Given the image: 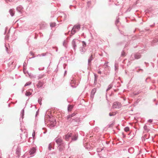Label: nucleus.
<instances>
[{"instance_id":"obj_1","label":"nucleus","mask_w":158,"mask_h":158,"mask_svg":"<svg viewBox=\"0 0 158 158\" xmlns=\"http://www.w3.org/2000/svg\"><path fill=\"white\" fill-rule=\"evenodd\" d=\"M81 26L80 24L74 25L71 30V34L72 35H74L76 32H78Z\"/></svg>"},{"instance_id":"obj_2","label":"nucleus","mask_w":158,"mask_h":158,"mask_svg":"<svg viewBox=\"0 0 158 158\" xmlns=\"http://www.w3.org/2000/svg\"><path fill=\"white\" fill-rule=\"evenodd\" d=\"M141 57V55L139 52H137L132 54L131 56L130 59L131 60H133L135 59H138Z\"/></svg>"},{"instance_id":"obj_3","label":"nucleus","mask_w":158,"mask_h":158,"mask_svg":"<svg viewBox=\"0 0 158 158\" xmlns=\"http://www.w3.org/2000/svg\"><path fill=\"white\" fill-rule=\"evenodd\" d=\"M121 106L122 105L120 103L116 102L113 103L112 107L114 109H119L121 107Z\"/></svg>"},{"instance_id":"obj_4","label":"nucleus","mask_w":158,"mask_h":158,"mask_svg":"<svg viewBox=\"0 0 158 158\" xmlns=\"http://www.w3.org/2000/svg\"><path fill=\"white\" fill-rule=\"evenodd\" d=\"M55 140L56 143H57L58 146L62 145V139L61 138H58V137H57L55 139Z\"/></svg>"},{"instance_id":"obj_5","label":"nucleus","mask_w":158,"mask_h":158,"mask_svg":"<svg viewBox=\"0 0 158 158\" xmlns=\"http://www.w3.org/2000/svg\"><path fill=\"white\" fill-rule=\"evenodd\" d=\"M71 81L70 83L71 86L73 88H76L78 84H77L75 80L73 79L71 80Z\"/></svg>"},{"instance_id":"obj_6","label":"nucleus","mask_w":158,"mask_h":158,"mask_svg":"<svg viewBox=\"0 0 158 158\" xmlns=\"http://www.w3.org/2000/svg\"><path fill=\"white\" fill-rule=\"evenodd\" d=\"M36 148L34 147H33L31 148L29 152L30 155H31V156H33L34 154L36 152Z\"/></svg>"},{"instance_id":"obj_7","label":"nucleus","mask_w":158,"mask_h":158,"mask_svg":"<svg viewBox=\"0 0 158 158\" xmlns=\"http://www.w3.org/2000/svg\"><path fill=\"white\" fill-rule=\"evenodd\" d=\"M78 42V41L75 40L73 39L72 42V45L73 49L75 51L76 48L77 47L76 44L77 42Z\"/></svg>"},{"instance_id":"obj_8","label":"nucleus","mask_w":158,"mask_h":158,"mask_svg":"<svg viewBox=\"0 0 158 158\" xmlns=\"http://www.w3.org/2000/svg\"><path fill=\"white\" fill-rule=\"evenodd\" d=\"M16 10L20 14H22L23 12V8L22 6L19 5L16 8Z\"/></svg>"},{"instance_id":"obj_9","label":"nucleus","mask_w":158,"mask_h":158,"mask_svg":"<svg viewBox=\"0 0 158 158\" xmlns=\"http://www.w3.org/2000/svg\"><path fill=\"white\" fill-rule=\"evenodd\" d=\"M72 136V133H68L65 135L64 139L66 141H68L70 138Z\"/></svg>"},{"instance_id":"obj_10","label":"nucleus","mask_w":158,"mask_h":158,"mask_svg":"<svg viewBox=\"0 0 158 158\" xmlns=\"http://www.w3.org/2000/svg\"><path fill=\"white\" fill-rule=\"evenodd\" d=\"M97 88H94L91 90V98H93L94 95L97 91Z\"/></svg>"},{"instance_id":"obj_11","label":"nucleus","mask_w":158,"mask_h":158,"mask_svg":"<svg viewBox=\"0 0 158 158\" xmlns=\"http://www.w3.org/2000/svg\"><path fill=\"white\" fill-rule=\"evenodd\" d=\"M94 58L93 56V55H91L89 57L88 60V65H91V61L93 60Z\"/></svg>"},{"instance_id":"obj_12","label":"nucleus","mask_w":158,"mask_h":158,"mask_svg":"<svg viewBox=\"0 0 158 158\" xmlns=\"http://www.w3.org/2000/svg\"><path fill=\"white\" fill-rule=\"evenodd\" d=\"M21 149L20 148H18L16 149V154L19 157L20 155Z\"/></svg>"},{"instance_id":"obj_13","label":"nucleus","mask_w":158,"mask_h":158,"mask_svg":"<svg viewBox=\"0 0 158 158\" xmlns=\"http://www.w3.org/2000/svg\"><path fill=\"white\" fill-rule=\"evenodd\" d=\"M9 12L10 15L12 17L14 16L15 14V10L13 9H10L9 10Z\"/></svg>"},{"instance_id":"obj_14","label":"nucleus","mask_w":158,"mask_h":158,"mask_svg":"<svg viewBox=\"0 0 158 158\" xmlns=\"http://www.w3.org/2000/svg\"><path fill=\"white\" fill-rule=\"evenodd\" d=\"M78 138L77 135L75 134L74 135L71 136L72 141H75Z\"/></svg>"},{"instance_id":"obj_15","label":"nucleus","mask_w":158,"mask_h":158,"mask_svg":"<svg viewBox=\"0 0 158 158\" xmlns=\"http://www.w3.org/2000/svg\"><path fill=\"white\" fill-rule=\"evenodd\" d=\"M80 48V51L81 54H84L86 51L84 47H81Z\"/></svg>"},{"instance_id":"obj_16","label":"nucleus","mask_w":158,"mask_h":158,"mask_svg":"<svg viewBox=\"0 0 158 158\" xmlns=\"http://www.w3.org/2000/svg\"><path fill=\"white\" fill-rule=\"evenodd\" d=\"M43 84L44 83L43 82L39 81L37 84V86L38 88L41 87L43 86Z\"/></svg>"},{"instance_id":"obj_17","label":"nucleus","mask_w":158,"mask_h":158,"mask_svg":"<svg viewBox=\"0 0 158 158\" xmlns=\"http://www.w3.org/2000/svg\"><path fill=\"white\" fill-rule=\"evenodd\" d=\"M75 122H76V125H77V124H79L80 122V118H74Z\"/></svg>"},{"instance_id":"obj_18","label":"nucleus","mask_w":158,"mask_h":158,"mask_svg":"<svg viewBox=\"0 0 158 158\" xmlns=\"http://www.w3.org/2000/svg\"><path fill=\"white\" fill-rule=\"evenodd\" d=\"M73 119L74 118H68L67 117V122L70 123L72 124H73V121H74Z\"/></svg>"},{"instance_id":"obj_19","label":"nucleus","mask_w":158,"mask_h":158,"mask_svg":"<svg viewBox=\"0 0 158 158\" xmlns=\"http://www.w3.org/2000/svg\"><path fill=\"white\" fill-rule=\"evenodd\" d=\"M73 106L71 105H68V111H70L72 110V109L73 108Z\"/></svg>"},{"instance_id":"obj_20","label":"nucleus","mask_w":158,"mask_h":158,"mask_svg":"<svg viewBox=\"0 0 158 158\" xmlns=\"http://www.w3.org/2000/svg\"><path fill=\"white\" fill-rule=\"evenodd\" d=\"M76 114V113H73V114H71L70 115H69L67 116V117L68 118H71L72 117H73L74 116H75Z\"/></svg>"},{"instance_id":"obj_21","label":"nucleus","mask_w":158,"mask_h":158,"mask_svg":"<svg viewBox=\"0 0 158 158\" xmlns=\"http://www.w3.org/2000/svg\"><path fill=\"white\" fill-rule=\"evenodd\" d=\"M115 70L116 71H118V64L117 63L115 62L114 64Z\"/></svg>"},{"instance_id":"obj_22","label":"nucleus","mask_w":158,"mask_h":158,"mask_svg":"<svg viewBox=\"0 0 158 158\" xmlns=\"http://www.w3.org/2000/svg\"><path fill=\"white\" fill-rule=\"evenodd\" d=\"M143 128L144 130L147 132H148L149 130V129L148 128V127L146 125H145L144 126Z\"/></svg>"},{"instance_id":"obj_23","label":"nucleus","mask_w":158,"mask_h":158,"mask_svg":"<svg viewBox=\"0 0 158 158\" xmlns=\"http://www.w3.org/2000/svg\"><path fill=\"white\" fill-rule=\"evenodd\" d=\"M158 42V40L156 38L154 39L152 42V45H155V44L157 42Z\"/></svg>"},{"instance_id":"obj_24","label":"nucleus","mask_w":158,"mask_h":158,"mask_svg":"<svg viewBox=\"0 0 158 158\" xmlns=\"http://www.w3.org/2000/svg\"><path fill=\"white\" fill-rule=\"evenodd\" d=\"M45 75L44 74H40L38 76V79H40L43 77Z\"/></svg>"},{"instance_id":"obj_25","label":"nucleus","mask_w":158,"mask_h":158,"mask_svg":"<svg viewBox=\"0 0 158 158\" xmlns=\"http://www.w3.org/2000/svg\"><path fill=\"white\" fill-rule=\"evenodd\" d=\"M56 25V23H51L50 26L51 27H55Z\"/></svg>"},{"instance_id":"obj_26","label":"nucleus","mask_w":158,"mask_h":158,"mask_svg":"<svg viewBox=\"0 0 158 158\" xmlns=\"http://www.w3.org/2000/svg\"><path fill=\"white\" fill-rule=\"evenodd\" d=\"M31 94V93L29 91H27L25 93V95L26 96H28Z\"/></svg>"},{"instance_id":"obj_27","label":"nucleus","mask_w":158,"mask_h":158,"mask_svg":"<svg viewBox=\"0 0 158 158\" xmlns=\"http://www.w3.org/2000/svg\"><path fill=\"white\" fill-rule=\"evenodd\" d=\"M62 15L61 16H63L64 17V20H65L67 17V15L65 14L64 13H63Z\"/></svg>"},{"instance_id":"obj_28","label":"nucleus","mask_w":158,"mask_h":158,"mask_svg":"<svg viewBox=\"0 0 158 158\" xmlns=\"http://www.w3.org/2000/svg\"><path fill=\"white\" fill-rule=\"evenodd\" d=\"M58 147H59V150L60 151H62L64 148V147H62V145H61V146H60Z\"/></svg>"},{"instance_id":"obj_29","label":"nucleus","mask_w":158,"mask_h":158,"mask_svg":"<svg viewBox=\"0 0 158 158\" xmlns=\"http://www.w3.org/2000/svg\"><path fill=\"white\" fill-rule=\"evenodd\" d=\"M24 109L22 110L21 111V114L22 115V118H23L24 115Z\"/></svg>"},{"instance_id":"obj_30","label":"nucleus","mask_w":158,"mask_h":158,"mask_svg":"<svg viewBox=\"0 0 158 158\" xmlns=\"http://www.w3.org/2000/svg\"><path fill=\"white\" fill-rule=\"evenodd\" d=\"M52 148V144L51 143H50L48 145V149L50 151L51 150Z\"/></svg>"},{"instance_id":"obj_31","label":"nucleus","mask_w":158,"mask_h":158,"mask_svg":"<svg viewBox=\"0 0 158 158\" xmlns=\"http://www.w3.org/2000/svg\"><path fill=\"white\" fill-rule=\"evenodd\" d=\"M112 87V85L111 84L107 88V89H106V91H107L109 90Z\"/></svg>"},{"instance_id":"obj_32","label":"nucleus","mask_w":158,"mask_h":158,"mask_svg":"<svg viewBox=\"0 0 158 158\" xmlns=\"http://www.w3.org/2000/svg\"><path fill=\"white\" fill-rule=\"evenodd\" d=\"M82 47H85L86 46V42L84 41H82Z\"/></svg>"},{"instance_id":"obj_33","label":"nucleus","mask_w":158,"mask_h":158,"mask_svg":"<svg viewBox=\"0 0 158 158\" xmlns=\"http://www.w3.org/2000/svg\"><path fill=\"white\" fill-rule=\"evenodd\" d=\"M38 102L39 103V104L41 105V101H42V98L40 97V98H38Z\"/></svg>"},{"instance_id":"obj_34","label":"nucleus","mask_w":158,"mask_h":158,"mask_svg":"<svg viewBox=\"0 0 158 158\" xmlns=\"http://www.w3.org/2000/svg\"><path fill=\"white\" fill-rule=\"evenodd\" d=\"M124 131L126 132H127L129 130V128L128 127H126L124 128Z\"/></svg>"},{"instance_id":"obj_35","label":"nucleus","mask_w":158,"mask_h":158,"mask_svg":"<svg viewBox=\"0 0 158 158\" xmlns=\"http://www.w3.org/2000/svg\"><path fill=\"white\" fill-rule=\"evenodd\" d=\"M121 56H126V53L123 51L121 52Z\"/></svg>"},{"instance_id":"obj_36","label":"nucleus","mask_w":158,"mask_h":158,"mask_svg":"<svg viewBox=\"0 0 158 158\" xmlns=\"http://www.w3.org/2000/svg\"><path fill=\"white\" fill-rule=\"evenodd\" d=\"M46 55V53H42L41 54V55L40 54H39L38 55H37V56H45Z\"/></svg>"},{"instance_id":"obj_37","label":"nucleus","mask_w":158,"mask_h":158,"mask_svg":"<svg viewBox=\"0 0 158 158\" xmlns=\"http://www.w3.org/2000/svg\"><path fill=\"white\" fill-rule=\"evenodd\" d=\"M31 83V82H28L26 83L24 85V86H26L30 85Z\"/></svg>"},{"instance_id":"obj_38","label":"nucleus","mask_w":158,"mask_h":158,"mask_svg":"<svg viewBox=\"0 0 158 158\" xmlns=\"http://www.w3.org/2000/svg\"><path fill=\"white\" fill-rule=\"evenodd\" d=\"M97 79H94V85H97Z\"/></svg>"},{"instance_id":"obj_39","label":"nucleus","mask_w":158,"mask_h":158,"mask_svg":"<svg viewBox=\"0 0 158 158\" xmlns=\"http://www.w3.org/2000/svg\"><path fill=\"white\" fill-rule=\"evenodd\" d=\"M14 63V61H12V62L11 61L9 63V65H10V66L11 65H13L14 66H15V64H13Z\"/></svg>"},{"instance_id":"obj_40","label":"nucleus","mask_w":158,"mask_h":158,"mask_svg":"<svg viewBox=\"0 0 158 158\" xmlns=\"http://www.w3.org/2000/svg\"><path fill=\"white\" fill-rule=\"evenodd\" d=\"M119 22V18H117V19L115 21V23L117 25Z\"/></svg>"},{"instance_id":"obj_41","label":"nucleus","mask_w":158,"mask_h":158,"mask_svg":"<svg viewBox=\"0 0 158 158\" xmlns=\"http://www.w3.org/2000/svg\"><path fill=\"white\" fill-rule=\"evenodd\" d=\"M140 71H141V72H143V70L142 69H139L137 71V72H138V73H139L140 72Z\"/></svg>"},{"instance_id":"obj_42","label":"nucleus","mask_w":158,"mask_h":158,"mask_svg":"<svg viewBox=\"0 0 158 158\" xmlns=\"http://www.w3.org/2000/svg\"><path fill=\"white\" fill-rule=\"evenodd\" d=\"M5 48H6V50L7 52L8 53H9V52H8V48L7 47V45L6 44H5Z\"/></svg>"},{"instance_id":"obj_43","label":"nucleus","mask_w":158,"mask_h":158,"mask_svg":"<svg viewBox=\"0 0 158 158\" xmlns=\"http://www.w3.org/2000/svg\"><path fill=\"white\" fill-rule=\"evenodd\" d=\"M94 79H98V76L95 74H94Z\"/></svg>"},{"instance_id":"obj_44","label":"nucleus","mask_w":158,"mask_h":158,"mask_svg":"<svg viewBox=\"0 0 158 158\" xmlns=\"http://www.w3.org/2000/svg\"><path fill=\"white\" fill-rule=\"evenodd\" d=\"M66 43V41L65 40H64L63 42V45L65 47H66V45H65Z\"/></svg>"},{"instance_id":"obj_45","label":"nucleus","mask_w":158,"mask_h":158,"mask_svg":"<svg viewBox=\"0 0 158 158\" xmlns=\"http://www.w3.org/2000/svg\"><path fill=\"white\" fill-rule=\"evenodd\" d=\"M153 120L152 119H150L148 120V123H151L152 122Z\"/></svg>"},{"instance_id":"obj_46","label":"nucleus","mask_w":158,"mask_h":158,"mask_svg":"<svg viewBox=\"0 0 158 158\" xmlns=\"http://www.w3.org/2000/svg\"><path fill=\"white\" fill-rule=\"evenodd\" d=\"M39 114V110H38L36 112V113L35 115V117H36L38 114Z\"/></svg>"},{"instance_id":"obj_47","label":"nucleus","mask_w":158,"mask_h":158,"mask_svg":"<svg viewBox=\"0 0 158 158\" xmlns=\"http://www.w3.org/2000/svg\"><path fill=\"white\" fill-rule=\"evenodd\" d=\"M74 121H73V125L76 126V123L75 122L74 119H73Z\"/></svg>"},{"instance_id":"obj_48","label":"nucleus","mask_w":158,"mask_h":158,"mask_svg":"<svg viewBox=\"0 0 158 158\" xmlns=\"http://www.w3.org/2000/svg\"><path fill=\"white\" fill-rule=\"evenodd\" d=\"M114 115V114H112L111 113H110L109 114V115L110 116H113Z\"/></svg>"},{"instance_id":"obj_49","label":"nucleus","mask_w":158,"mask_h":158,"mask_svg":"<svg viewBox=\"0 0 158 158\" xmlns=\"http://www.w3.org/2000/svg\"><path fill=\"white\" fill-rule=\"evenodd\" d=\"M108 62H106L104 63V64L106 65V67H107L108 66L107 64H108Z\"/></svg>"},{"instance_id":"obj_50","label":"nucleus","mask_w":158,"mask_h":158,"mask_svg":"<svg viewBox=\"0 0 158 158\" xmlns=\"http://www.w3.org/2000/svg\"><path fill=\"white\" fill-rule=\"evenodd\" d=\"M30 54L31 55H32V56H33L34 54V53L32 52H31L30 53Z\"/></svg>"},{"instance_id":"obj_51","label":"nucleus","mask_w":158,"mask_h":158,"mask_svg":"<svg viewBox=\"0 0 158 158\" xmlns=\"http://www.w3.org/2000/svg\"><path fill=\"white\" fill-rule=\"evenodd\" d=\"M35 135V131H34L32 133V136H33V137H34Z\"/></svg>"},{"instance_id":"obj_52","label":"nucleus","mask_w":158,"mask_h":158,"mask_svg":"<svg viewBox=\"0 0 158 158\" xmlns=\"http://www.w3.org/2000/svg\"><path fill=\"white\" fill-rule=\"evenodd\" d=\"M27 73H28V75H29V76H31V73H29L27 72Z\"/></svg>"},{"instance_id":"obj_53","label":"nucleus","mask_w":158,"mask_h":158,"mask_svg":"<svg viewBox=\"0 0 158 158\" xmlns=\"http://www.w3.org/2000/svg\"><path fill=\"white\" fill-rule=\"evenodd\" d=\"M98 73L99 74H101V72L100 71H98Z\"/></svg>"},{"instance_id":"obj_54","label":"nucleus","mask_w":158,"mask_h":158,"mask_svg":"<svg viewBox=\"0 0 158 158\" xmlns=\"http://www.w3.org/2000/svg\"><path fill=\"white\" fill-rule=\"evenodd\" d=\"M67 72V71H66V70L65 71L64 74V75L66 74Z\"/></svg>"},{"instance_id":"obj_55","label":"nucleus","mask_w":158,"mask_h":158,"mask_svg":"<svg viewBox=\"0 0 158 158\" xmlns=\"http://www.w3.org/2000/svg\"><path fill=\"white\" fill-rule=\"evenodd\" d=\"M154 25H155V23H154V24H153V25H151L150 26V27H153V26H154Z\"/></svg>"},{"instance_id":"obj_56","label":"nucleus","mask_w":158,"mask_h":158,"mask_svg":"<svg viewBox=\"0 0 158 158\" xmlns=\"http://www.w3.org/2000/svg\"><path fill=\"white\" fill-rule=\"evenodd\" d=\"M100 85L99 84L97 86L98 87V88H99L100 87Z\"/></svg>"},{"instance_id":"obj_57","label":"nucleus","mask_w":158,"mask_h":158,"mask_svg":"<svg viewBox=\"0 0 158 158\" xmlns=\"http://www.w3.org/2000/svg\"><path fill=\"white\" fill-rule=\"evenodd\" d=\"M34 57H35V56H33L31 58H30V59H31V58H34Z\"/></svg>"},{"instance_id":"obj_58","label":"nucleus","mask_w":158,"mask_h":158,"mask_svg":"<svg viewBox=\"0 0 158 158\" xmlns=\"http://www.w3.org/2000/svg\"><path fill=\"white\" fill-rule=\"evenodd\" d=\"M8 106H9V107H10V104H8Z\"/></svg>"},{"instance_id":"obj_59","label":"nucleus","mask_w":158,"mask_h":158,"mask_svg":"<svg viewBox=\"0 0 158 158\" xmlns=\"http://www.w3.org/2000/svg\"><path fill=\"white\" fill-rule=\"evenodd\" d=\"M144 63H145V64H147V63L146 62H145Z\"/></svg>"},{"instance_id":"obj_60","label":"nucleus","mask_w":158,"mask_h":158,"mask_svg":"<svg viewBox=\"0 0 158 158\" xmlns=\"http://www.w3.org/2000/svg\"><path fill=\"white\" fill-rule=\"evenodd\" d=\"M54 123H56V121H54Z\"/></svg>"},{"instance_id":"obj_61","label":"nucleus","mask_w":158,"mask_h":158,"mask_svg":"<svg viewBox=\"0 0 158 158\" xmlns=\"http://www.w3.org/2000/svg\"><path fill=\"white\" fill-rule=\"evenodd\" d=\"M39 70H40V69L39 68Z\"/></svg>"},{"instance_id":"obj_62","label":"nucleus","mask_w":158,"mask_h":158,"mask_svg":"<svg viewBox=\"0 0 158 158\" xmlns=\"http://www.w3.org/2000/svg\"><path fill=\"white\" fill-rule=\"evenodd\" d=\"M51 17H54V16H51Z\"/></svg>"},{"instance_id":"obj_63","label":"nucleus","mask_w":158,"mask_h":158,"mask_svg":"<svg viewBox=\"0 0 158 158\" xmlns=\"http://www.w3.org/2000/svg\"><path fill=\"white\" fill-rule=\"evenodd\" d=\"M89 2H88V3H89Z\"/></svg>"},{"instance_id":"obj_64","label":"nucleus","mask_w":158,"mask_h":158,"mask_svg":"<svg viewBox=\"0 0 158 158\" xmlns=\"http://www.w3.org/2000/svg\"><path fill=\"white\" fill-rule=\"evenodd\" d=\"M69 158H71V157H69Z\"/></svg>"}]
</instances>
